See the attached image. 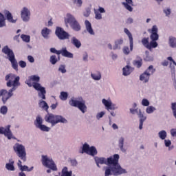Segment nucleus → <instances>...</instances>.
I'll use <instances>...</instances> for the list:
<instances>
[{
    "instance_id": "1",
    "label": "nucleus",
    "mask_w": 176,
    "mask_h": 176,
    "mask_svg": "<svg viewBox=\"0 0 176 176\" xmlns=\"http://www.w3.org/2000/svg\"><path fill=\"white\" fill-rule=\"evenodd\" d=\"M5 80H6L7 87H12L8 91L6 89L0 90V97L2 96V102L6 104L8 100L13 97V91L17 90V87L20 86V77L14 74H9L6 76Z\"/></svg>"
},
{
    "instance_id": "2",
    "label": "nucleus",
    "mask_w": 176,
    "mask_h": 176,
    "mask_svg": "<svg viewBox=\"0 0 176 176\" xmlns=\"http://www.w3.org/2000/svg\"><path fill=\"white\" fill-rule=\"evenodd\" d=\"M120 156L118 154H115L113 156H110L107 158V166L104 168L106 172V176L113 175L119 176L123 175V174H127V170L120 166L119 164Z\"/></svg>"
},
{
    "instance_id": "3",
    "label": "nucleus",
    "mask_w": 176,
    "mask_h": 176,
    "mask_svg": "<svg viewBox=\"0 0 176 176\" xmlns=\"http://www.w3.org/2000/svg\"><path fill=\"white\" fill-rule=\"evenodd\" d=\"M69 104L70 107H74L78 108L82 113H86L87 111V106H86V100H83L82 96L80 97H72L69 100Z\"/></svg>"
},
{
    "instance_id": "4",
    "label": "nucleus",
    "mask_w": 176,
    "mask_h": 176,
    "mask_svg": "<svg viewBox=\"0 0 176 176\" xmlns=\"http://www.w3.org/2000/svg\"><path fill=\"white\" fill-rule=\"evenodd\" d=\"M44 119L47 123H50L51 124L52 127H54V126L58 124V123H68V120H67L65 118L63 117L62 116L54 115L53 113H47L45 116Z\"/></svg>"
},
{
    "instance_id": "5",
    "label": "nucleus",
    "mask_w": 176,
    "mask_h": 176,
    "mask_svg": "<svg viewBox=\"0 0 176 176\" xmlns=\"http://www.w3.org/2000/svg\"><path fill=\"white\" fill-rule=\"evenodd\" d=\"M2 52L3 53H4V54H6L8 56V58L9 61H10L12 68L17 71L19 65L14 56V53L13 52V50H12L10 48H9V47H8V45H6L2 49Z\"/></svg>"
},
{
    "instance_id": "6",
    "label": "nucleus",
    "mask_w": 176,
    "mask_h": 176,
    "mask_svg": "<svg viewBox=\"0 0 176 176\" xmlns=\"http://www.w3.org/2000/svg\"><path fill=\"white\" fill-rule=\"evenodd\" d=\"M13 150L18 157H20L23 162H27V151L24 145L20 143H16L13 146Z\"/></svg>"
},
{
    "instance_id": "7",
    "label": "nucleus",
    "mask_w": 176,
    "mask_h": 176,
    "mask_svg": "<svg viewBox=\"0 0 176 176\" xmlns=\"http://www.w3.org/2000/svg\"><path fill=\"white\" fill-rule=\"evenodd\" d=\"M124 32L127 35L129 39V47L127 46H124L122 49V52L126 56H129L130 54V52H133V49L134 47V40L133 38V34H131V32H130V30L127 28L124 29Z\"/></svg>"
},
{
    "instance_id": "8",
    "label": "nucleus",
    "mask_w": 176,
    "mask_h": 176,
    "mask_svg": "<svg viewBox=\"0 0 176 176\" xmlns=\"http://www.w3.org/2000/svg\"><path fill=\"white\" fill-rule=\"evenodd\" d=\"M41 163L44 167L50 168L52 171H57V165L53 161V159L47 155L41 156Z\"/></svg>"
},
{
    "instance_id": "9",
    "label": "nucleus",
    "mask_w": 176,
    "mask_h": 176,
    "mask_svg": "<svg viewBox=\"0 0 176 176\" xmlns=\"http://www.w3.org/2000/svg\"><path fill=\"white\" fill-rule=\"evenodd\" d=\"M65 23L67 27H68L67 24H69L74 31H80V25L76 21V19L74 16H72V14H67V18L65 19Z\"/></svg>"
},
{
    "instance_id": "10",
    "label": "nucleus",
    "mask_w": 176,
    "mask_h": 176,
    "mask_svg": "<svg viewBox=\"0 0 176 176\" xmlns=\"http://www.w3.org/2000/svg\"><path fill=\"white\" fill-rule=\"evenodd\" d=\"M50 51L51 53H54L55 54H57L58 56H60L61 54L63 57H67V58H74V54L68 52L67 50V47H63L61 50H57L54 47H52L50 49Z\"/></svg>"
},
{
    "instance_id": "11",
    "label": "nucleus",
    "mask_w": 176,
    "mask_h": 176,
    "mask_svg": "<svg viewBox=\"0 0 176 176\" xmlns=\"http://www.w3.org/2000/svg\"><path fill=\"white\" fill-rule=\"evenodd\" d=\"M34 124L36 129L41 130V131L49 132L50 128L43 124V119L41 116H38L34 120Z\"/></svg>"
},
{
    "instance_id": "12",
    "label": "nucleus",
    "mask_w": 176,
    "mask_h": 176,
    "mask_svg": "<svg viewBox=\"0 0 176 176\" xmlns=\"http://www.w3.org/2000/svg\"><path fill=\"white\" fill-rule=\"evenodd\" d=\"M33 87L38 91V98L46 100V88L42 87L39 82H33Z\"/></svg>"
},
{
    "instance_id": "13",
    "label": "nucleus",
    "mask_w": 176,
    "mask_h": 176,
    "mask_svg": "<svg viewBox=\"0 0 176 176\" xmlns=\"http://www.w3.org/2000/svg\"><path fill=\"white\" fill-rule=\"evenodd\" d=\"M55 34L60 39V41H65L68 39L71 35L63 29V28L56 27L55 30Z\"/></svg>"
},
{
    "instance_id": "14",
    "label": "nucleus",
    "mask_w": 176,
    "mask_h": 176,
    "mask_svg": "<svg viewBox=\"0 0 176 176\" xmlns=\"http://www.w3.org/2000/svg\"><path fill=\"white\" fill-rule=\"evenodd\" d=\"M148 32H150V39L151 42L153 43H157V41H159V28H157V25H153L151 30H148Z\"/></svg>"
},
{
    "instance_id": "15",
    "label": "nucleus",
    "mask_w": 176,
    "mask_h": 176,
    "mask_svg": "<svg viewBox=\"0 0 176 176\" xmlns=\"http://www.w3.org/2000/svg\"><path fill=\"white\" fill-rule=\"evenodd\" d=\"M0 134H3L5 137H7L8 140H16V138L13 136L12 131H10V125H8L6 127H0Z\"/></svg>"
},
{
    "instance_id": "16",
    "label": "nucleus",
    "mask_w": 176,
    "mask_h": 176,
    "mask_svg": "<svg viewBox=\"0 0 176 176\" xmlns=\"http://www.w3.org/2000/svg\"><path fill=\"white\" fill-rule=\"evenodd\" d=\"M102 104L104 105L107 111H109V109L111 111H115L116 109H118L119 108V107H118L116 104L112 102V100H111V99H102Z\"/></svg>"
},
{
    "instance_id": "17",
    "label": "nucleus",
    "mask_w": 176,
    "mask_h": 176,
    "mask_svg": "<svg viewBox=\"0 0 176 176\" xmlns=\"http://www.w3.org/2000/svg\"><path fill=\"white\" fill-rule=\"evenodd\" d=\"M142 43L144 47L148 49V50H152V49H156L157 47L158 44L157 43H153V42H150L149 43V38H143L142 39Z\"/></svg>"
},
{
    "instance_id": "18",
    "label": "nucleus",
    "mask_w": 176,
    "mask_h": 176,
    "mask_svg": "<svg viewBox=\"0 0 176 176\" xmlns=\"http://www.w3.org/2000/svg\"><path fill=\"white\" fill-rule=\"evenodd\" d=\"M21 17L25 23H28L30 19H31V11L27 7H23L21 11Z\"/></svg>"
},
{
    "instance_id": "19",
    "label": "nucleus",
    "mask_w": 176,
    "mask_h": 176,
    "mask_svg": "<svg viewBox=\"0 0 176 176\" xmlns=\"http://www.w3.org/2000/svg\"><path fill=\"white\" fill-rule=\"evenodd\" d=\"M122 5L128 12H133V6H134L133 0H125L124 2L122 3Z\"/></svg>"
},
{
    "instance_id": "20",
    "label": "nucleus",
    "mask_w": 176,
    "mask_h": 176,
    "mask_svg": "<svg viewBox=\"0 0 176 176\" xmlns=\"http://www.w3.org/2000/svg\"><path fill=\"white\" fill-rule=\"evenodd\" d=\"M138 116L140 118L139 129L142 130V126H144V122L146 120V116H144L141 109H139V113H138Z\"/></svg>"
},
{
    "instance_id": "21",
    "label": "nucleus",
    "mask_w": 176,
    "mask_h": 176,
    "mask_svg": "<svg viewBox=\"0 0 176 176\" xmlns=\"http://www.w3.org/2000/svg\"><path fill=\"white\" fill-rule=\"evenodd\" d=\"M95 162L96 163L97 167H98L100 168V164H105L106 166H107V158H105L104 157H95L94 158Z\"/></svg>"
},
{
    "instance_id": "22",
    "label": "nucleus",
    "mask_w": 176,
    "mask_h": 176,
    "mask_svg": "<svg viewBox=\"0 0 176 176\" xmlns=\"http://www.w3.org/2000/svg\"><path fill=\"white\" fill-rule=\"evenodd\" d=\"M3 13H4V16L6 17L9 23H12V24H14L17 21V19H13V15H12V13H10L9 10H5Z\"/></svg>"
},
{
    "instance_id": "23",
    "label": "nucleus",
    "mask_w": 176,
    "mask_h": 176,
    "mask_svg": "<svg viewBox=\"0 0 176 176\" xmlns=\"http://www.w3.org/2000/svg\"><path fill=\"white\" fill-rule=\"evenodd\" d=\"M70 42L72 45H73V46L76 47V49H80V47H82V43L76 36H72L70 39Z\"/></svg>"
},
{
    "instance_id": "24",
    "label": "nucleus",
    "mask_w": 176,
    "mask_h": 176,
    "mask_svg": "<svg viewBox=\"0 0 176 176\" xmlns=\"http://www.w3.org/2000/svg\"><path fill=\"white\" fill-rule=\"evenodd\" d=\"M118 147L123 153H126V152H127V148L124 146V138L121 137L119 138Z\"/></svg>"
},
{
    "instance_id": "25",
    "label": "nucleus",
    "mask_w": 176,
    "mask_h": 176,
    "mask_svg": "<svg viewBox=\"0 0 176 176\" xmlns=\"http://www.w3.org/2000/svg\"><path fill=\"white\" fill-rule=\"evenodd\" d=\"M85 25L87 30V32L89 34V35H96L94 30H93V27L91 26V23L90 21L86 20L85 21Z\"/></svg>"
},
{
    "instance_id": "26",
    "label": "nucleus",
    "mask_w": 176,
    "mask_h": 176,
    "mask_svg": "<svg viewBox=\"0 0 176 176\" xmlns=\"http://www.w3.org/2000/svg\"><path fill=\"white\" fill-rule=\"evenodd\" d=\"M124 43L123 38H118L116 40L115 44L113 46V50H120L122 49V45Z\"/></svg>"
},
{
    "instance_id": "27",
    "label": "nucleus",
    "mask_w": 176,
    "mask_h": 176,
    "mask_svg": "<svg viewBox=\"0 0 176 176\" xmlns=\"http://www.w3.org/2000/svg\"><path fill=\"white\" fill-rule=\"evenodd\" d=\"M51 33L52 30L47 28H43L41 30V35L44 39H49V38H50Z\"/></svg>"
},
{
    "instance_id": "28",
    "label": "nucleus",
    "mask_w": 176,
    "mask_h": 176,
    "mask_svg": "<svg viewBox=\"0 0 176 176\" xmlns=\"http://www.w3.org/2000/svg\"><path fill=\"white\" fill-rule=\"evenodd\" d=\"M133 70L134 69L131 67V66L126 65L122 69V75L124 76H129V75H130Z\"/></svg>"
},
{
    "instance_id": "29",
    "label": "nucleus",
    "mask_w": 176,
    "mask_h": 176,
    "mask_svg": "<svg viewBox=\"0 0 176 176\" xmlns=\"http://www.w3.org/2000/svg\"><path fill=\"white\" fill-rule=\"evenodd\" d=\"M150 78L151 76H149V74H147L144 72L140 76V80H141V82H143V83H148V82H149Z\"/></svg>"
},
{
    "instance_id": "30",
    "label": "nucleus",
    "mask_w": 176,
    "mask_h": 176,
    "mask_svg": "<svg viewBox=\"0 0 176 176\" xmlns=\"http://www.w3.org/2000/svg\"><path fill=\"white\" fill-rule=\"evenodd\" d=\"M6 168L8 171H14L16 170L14 168V161L13 160H9V163L6 164Z\"/></svg>"
},
{
    "instance_id": "31",
    "label": "nucleus",
    "mask_w": 176,
    "mask_h": 176,
    "mask_svg": "<svg viewBox=\"0 0 176 176\" xmlns=\"http://www.w3.org/2000/svg\"><path fill=\"white\" fill-rule=\"evenodd\" d=\"M91 77L94 80H101V72L96 71L94 73H91Z\"/></svg>"
},
{
    "instance_id": "32",
    "label": "nucleus",
    "mask_w": 176,
    "mask_h": 176,
    "mask_svg": "<svg viewBox=\"0 0 176 176\" xmlns=\"http://www.w3.org/2000/svg\"><path fill=\"white\" fill-rule=\"evenodd\" d=\"M138 60H135L133 61V64L134 67L136 68H141L142 67V58L140 56H137Z\"/></svg>"
},
{
    "instance_id": "33",
    "label": "nucleus",
    "mask_w": 176,
    "mask_h": 176,
    "mask_svg": "<svg viewBox=\"0 0 176 176\" xmlns=\"http://www.w3.org/2000/svg\"><path fill=\"white\" fill-rule=\"evenodd\" d=\"M98 153V151H97V148L94 146H91L89 147V150H88V153H87V155H89L90 156H96Z\"/></svg>"
},
{
    "instance_id": "34",
    "label": "nucleus",
    "mask_w": 176,
    "mask_h": 176,
    "mask_svg": "<svg viewBox=\"0 0 176 176\" xmlns=\"http://www.w3.org/2000/svg\"><path fill=\"white\" fill-rule=\"evenodd\" d=\"M60 176H72V170L68 171V168L67 166H65L62 169Z\"/></svg>"
},
{
    "instance_id": "35",
    "label": "nucleus",
    "mask_w": 176,
    "mask_h": 176,
    "mask_svg": "<svg viewBox=\"0 0 176 176\" xmlns=\"http://www.w3.org/2000/svg\"><path fill=\"white\" fill-rule=\"evenodd\" d=\"M169 46L173 49H175L176 47V38L170 36L169 37Z\"/></svg>"
},
{
    "instance_id": "36",
    "label": "nucleus",
    "mask_w": 176,
    "mask_h": 176,
    "mask_svg": "<svg viewBox=\"0 0 176 176\" xmlns=\"http://www.w3.org/2000/svg\"><path fill=\"white\" fill-rule=\"evenodd\" d=\"M38 105L40 108H42L45 111H47V109H49V105H47V103L45 100H40Z\"/></svg>"
},
{
    "instance_id": "37",
    "label": "nucleus",
    "mask_w": 176,
    "mask_h": 176,
    "mask_svg": "<svg viewBox=\"0 0 176 176\" xmlns=\"http://www.w3.org/2000/svg\"><path fill=\"white\" fill-rule=\"evenodd\" d=\"M3 27H6V19H5V16L0 12V28H3Z\"/></svg>"
},
{
    "instance_id": "38",
    "label": "nucleus",
    "mask_w": 176,
    "mask_h": 176,
    "mask_svg": "<svg viewBox=\"0 0 176 176\" xmlns=\"http://www.w3.org/2000/svg\"><path fill=\"white\" fill-rule=\"evenodd\" d=\"M58 61H60V58H57L56 55H52L50 58V63H51L52 65H56Z\"/></svg>"
},
{
    "instance_id": "39",
    "label": "nucleus",
    "mask_w": 176,
    "mask_h": 176,
    "mask_svg": "<svg viewBox=\"0 0 176 176\" xmlns=\"http://www.w3.org/2000/svg\"><path fill=\"white\" fill-rule=\"evenodd\" d=\"M144 72L147 73L149 74V76L151 75H153L155 72H156V69L153 67V65H150L145 71Z\"/></svg>"
},
{
    "instance_id": "40",
    "label": "nucleus",
    "mask_w": 176,
    "mask_h": 176,
    "mask_svg": "<svg viewBox=\"0 0 176 176\" xmlns=\"http://www.w3.org/2000/svg\"><path fill=\"white\" fill-rule=\"evenodd\" d=\"M59 98L61 100V101H67L68 99V92L61 91L59 96Z\"/></svg>"
},
{
    "instance_id": "41",
    "label": "nucleus",
    "mask_w": 176,
    "mask_h": 176,
    "mask_svg": "<svg viewBox=\"0 0 176 176\" xmlns=\"http://www.w3.org/2000/svg\"><path fill=\"white\" fill-rule=\"evenodd\" d=\"M158 137L160 140H166L167 138V132L165 130L160 131L158 133Z\"/></svg>"
},
{
    "instance_id": "42",
    "label": "nucleus",
    "mask_w": 176,
    "mask_h": 176,
    "mask_svg": "<svg viewBox=\"0 0 176 176\" xmlns=\"http://www.w3.org/2000/svg\"><path fill=\"white\" fill-rule=\"evenodd\" d=\"M89 149H90V145H89L87 143H85L82 146V151H80V153H87V154Z\"/></svg>"
},
{
    "instance_id": "43",
    "label": "nucleus",
    "mask_w": 176,
    "mask_h": 176,
    "mask_svg": "<svg viewBox=\"0 0 176 176\" xmlns=\"http://www.w3.org/2000/svg\"><path fill=\"white\" fill-rule=\"evenodd\" d=\"M29 79L33 82V83H38L41 80V77L38 75H32L29 76Z\"/></svg>"
},
{
    "instance_id": "44",
    "label": "nucleus",
    "mask_w": 176,
    "mask_h": 176,
    "mask_svg": "<svg viewBox=\"0 0 176 176\" xmlns=\"http://www.w3.org/2000/svg\"><path fill=\"white\" fill-rule=\"evenodd\" d=\"M21 38L23 42H25V43H30L31 41V36H30V35L21 34Z\"/></svg>"
},
{
    "instance_id": "45",
    "label": "nucleus",
    "mask_w": 176,
    "mask_h": 176,
    "mask_svg": "<svg viewBox=\"0 0 176 176\" xmlns=\"http://www.w3.org/2000/svg\"><path fill=\"white\" fill-rule=\"evenodd\" d=\"M156 111V107L153 106H148L146 108V113L151 115V113H153V112Z\"/></svg>"
},
{
    "instance_id": "46",
    "label": "nucleus",
    "mask_w": 176,
    "mask_h": 176,
    "mask_svg": "<svg viewBox=\"0 0 176 176\" xmlns=\"http://www.w3.org/2000/svg\"><path fill=\"white\" fill-rule=\"evenodd\" d=\"M21 171H28V172H30V171H32L34 170V166H32L31 168H28V166L24 165V166H22L21 168H20Z\"/></svg>"
},
{
    "instance_id": "47",
    "label": "nucleus",
    "mask_w": 176,
    "mask_h": 176,
    "mask_svg": "<svg viewBox=\"0 0 176 176\" xmlns=\"http://www.w3.org/2000/svg\"><path fill=\"white\" fill-rule=\"evenodd\" d=\"M164 144L166 148H168V151H171V149H173V147H170L171 146V140L165 139Z\"/></svg>"
},
{
    "instance_id": "48",
    "label": "nucleus",
    "mask_w": 176,
    "mask_h": 176,
    "mask_svg": "<svg viewBox=\"0 0 176 176\" xmlns=\"http://www.w3.org/2000/svg\"><path fill=\"white\" fill-rule=\"evenodd\" d=\"M95 19L96 20H101L102 19V14H100L97 10H94Z\"/></svg>"
},
{
    "instance_id": "49",
    "label": "nucleus",
    "mask_w": 176,
    "mask_h": 176,
    "mask_svg": "<svg viewBox=\"0 0 176 176\" xmlns=\"http://www.w3.org/2000/svg\"><path fill=\"white\" fill-rule=\"evenodd\" d=\"M59 72L61 74H65L67 72V69H65V65H60L58 69Z\"/></svg>"
},
{
    "instance_id": "50",
    "label": "nucleus",
    "mask_w": 176,
    "mask_h": 176,
    "mask_svg": "<svg viewBox=\"0 0 176 176\" xmlns=\"http://www.w3.org/2000/svg\"><path fill=\"white\" fill-rule=\"evenodd\" d=\"M0 113H1V115H6V113H8V107L2 106L0 108Z\"/></svg>"
},
{
    "instance_id": "51",
    "label": "nucleus",
    "mask_w": 176,
    "mask_h": 176,
    "mask_svg": "<svg viewBox=\"0 0 176 176\" xmlns=\"http://www.w3.org/2000/svg\"><path fill=\"white\" fill-rule=\"evenodd\" d=\"M163 12L165 14L166 17H169L170 15L171 14V8H164L163 10Z\"/></svg>"
},
{
    "instance_id": "52",
    "label": "nucleus",
    "mask_w": 176,
    "mask_h": 176,
    "mask_svg": "<svg viewBox=\"0 0 176 176\" xmlns=\"http://www.w3.org/2000/svg\"><path fill=\"white\" fill-rule=\"evenodd\" d=\"M171 109L173 111V116L176 119V102L171 103Z\"/></svg>"
},
{
    "instance_id": "53",
    "label": "nucleus",
    "mask_w": 176,
    "mask_h": 176,
    "mask_svg": "<svg viewBox=\"0 0 176 176\" xmlns=\"http://www.w3.org/2000/svg\"><path fill=\"white\" fill-rule=\"evenodd\" d=\"M150 102H149V100L146 98H144L142 100V105L143 107H149L150 105Z\"/></svg>"
},
{
    "instance_id": "54",
    "label": "nucleus",
    "mask_w": 176,
    "mask_h": 176,
    "mask_svg": "<svg viewBox=\"0 0 176 176\" xmlns=\"http://www.w3.org/2000/svg\"><path fill=\"white\" fill-rule=\"evenodd\" d=\"M104 115H105V112L104 111H101L100 113H98L96 114V119L98 120H100L101 119V118H103Z\"/></svg>"
},
{
    "instance_id": "55",
    "label": "nucleus",
    "mask_w": 176,
    "mask_h": 176,
    "mask_svg": "<svg viewBox=\"0 0 176 176\" xmlns=\"http://www.w3.org/2000/svg\"><path fill=\"white\" fill-rule=\"evenodd\" d=\"M32 82V80H31V78H29L28 80H26L25 83L26 85H28V86H29V87H32V86L34 87V82Z\"/></svg>"
},
{
    "instance_id": "56",
    "label": "nucleus",
    "mask_w": 176,
    "mask_h": 176,
    "mask_svg": "<svg viewBox=\"0 0 176 176\" xmlns=\"http://www.w3.org/2000/svg\"><path fill=\"white\" fill-rule=\"evenodd\" d=\"M19 64L21 68H25L27 67V63H25L24 60H20Z\"/></svg>"
},
{
    "instance_id": "57",
    "label": "nucleus",
    "mask_w": 176,
    "mask_h": 176,
    "mask_svg": "<svg viewBox=\"0 0 176 176\" xmlns=\"http://www.w3.org/2000/svg\"><path fill=\"white\" fill-rule=\"evenodd\" d=\"M130 112L131 113H132V115H135V113H137V115H138V113H140V110H138V109H130Z\"/></svg>"
},
{
    "instance_id": "58",
    "label": "nucleus",
    "mask_w": 176,
    "mask_h": 176,
    "mask_svg": "<svg viewBox=\"0 0 176 176\" xmlns=\"http://www.w3.org/2000/svg\"><path fill=\"white\" fill-rule=\"evenodd\" d=\"M91 11L89 9H87L84 12H83V16L85 17H89L90 16Z\"/></svg>"
},
{
    "instance_id": "59",
    "label": "nucleus",
    "mask_w": 176,
    "mask_h": 176,
    "mask_svg": "<svg viewBox=\"0 0 176 176\" xmlns=\"http://www.w3.org/2000/svg\"><path fill=\"white\" fill-rule=\"evenodd\" d=\"M70 163L73 167L78 166V161L76 160H71Z\"/></svg>"
},
{
    "instance_id": "60",
    "label": "nucleus",
    "mask_w": 176,
    "mask_h": 176,
    "mask_svg": "<svg viewBox=\"0 0 176 176\" xmlns=\"http://www.w3.org/2000/svg\"><path fill=\"white\" fill-rule=\"evenodd\" d=\"M126 24H133V23H134V19H133L131 17H129L126 19Z\"/></svg>"
},
{
    "instance_id": "61",
    "label": "nucleus",
    "mask_w": 176,
    "mask_h": 176,
    "mask_svg": "<svg viewBox=\"0 0 176 176\" xmlns=\"http://www.w3.org/2000/svg\"><path fill=\"white\" fill-rule=\"evenodd\" d=\"M97 12L99 13H105V9L102 7H99L98 10H96Z\"/></svg>"
},
{
    "instance_id": "62",
    "label": "nucleus",
    "mask_w": 176,
    "mask_h": 176,
    "mask_svg": "<svg viewBox=\"0 0 176 176\" xmlns=\"http://www.w3.org/2000/svg\"><path fill=\"white\" fill-rule=\"evenodd\" d=\"M82 3H83V1H82V0H77V2L76 3V5H77V6L78 8H80L82 6Z\"/></svg>"
},
{
    "instance_id": "63",
    "label": "nucleus",
    "mask_w": 176,
    "mask_h": 176,
    "mask_svg": "<svg viewBox=\"0 0 176 176\" xmlns=\"http://www.w3.org/2000/svg\"><path fill=\"white\" fill-rule=\"evenodd\" d=\"M28 60L30 63H34L35 59H34V57L32 56H28Z\"/></svg>"
},
{
    "instance_id": "64",
    "label": "nucleus",
    "mask_w": 176,
    "mask_h": 176,
    "mask_svg": "<svg viewBox=\"0 0 176 176\" xmlns=\"http://www.w3.org/2000/svg\"><path fill=\"white\" fill-rule=\"evenodd\" d=\"M170 134H171L172 137H176V129H172L170 130Z\"/></svg>"
}]
</instances>
